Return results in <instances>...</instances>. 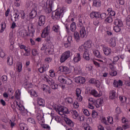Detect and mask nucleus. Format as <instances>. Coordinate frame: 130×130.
<instances>
[{
  "mask_svg": "<svg viewBox=\"0 0 130 130\" xmlns=\"http://www.w3.org/2000/svg\"><path fill=\"white\" fill-rule=\"evenodd\" d=\"M66 9L63 7L58 10L52 12V18L53 20H59L63 16V13L66 12Z\"/></svg>",
  "mask_w": 130,
  "mask_h": 130,
  "instance_id": "obj_1",
  "label": "nucleus"
},
{
  "mask_svg": "<svg viewBox=\"0 0 130 130\" xmlns=\"http://www.w3.org/2000/svg\"><path fill=\"white\" fill-rule=\"evenodd\" d=\"M46 8L44 7L45 12L46 14H49L52 11V6H53V1L47 0L46 3Z\"/></svg>",
  "mask_w": 130,
  "mask_h": 130,
  "instance_id": "obj_2",
  "label": "nucleus"
},
{
  "mask_svg": "<svg viewBox=\"0 0 130 130\" xmlns=\"http://www.w3.org/2000/svg\"><path fill=\"white\" fill-rule=\"evenodd\" d=\"M103 100V98H101L97 100H95L92 98V101H91V102L93 103V105L95 106L96 108H99V107H101L103 103H104Z\"/></svg>",
  "mask_w": 130,
  "mask_h": 130,
  "instance_id": "obj_3",
  "label": "nucleus"
},
{
  "mask_svg": "<svg viewBox=\"0 0 130 130\" xmlns=\"http://www.w3.org/2000/svg\"><path fill=\"white\" fill-rule=\"evenodd\" d=\"M71 55V51H66L64 53H63L61 56L60 58V62H64L65 61L68 59L70 57Z\"/></svg>",
  "mask_w": 130,
  "mask_h": 130,
  "instance_id": "obj_4",
  "label": "nucleus"
},
{
  "mask_svg": "<svg viewBox=\"0 0 130 130\" xmlns=\"http://www.w3.org/2000/svg\"><path fill=\"white\" fill-rule=\"evenodd\" d=\"M49 33H50V26L48 25L44 28L42 32L41 36L42 38H46L47 36L49 35Z\"/></svg>",
  "mask_w": 130,
  "mask_h": 130,
  "instance_id": "obj_5",
  "label": "nucleus"
},
{
  "mask_svg": "<svg viewBox=\"0 0 130 130\" xmlns=\"http://www.w3.org/2000/svg\"><path fill=\"white\" fill-rule=\"evenodd\" d=\"M58 71L61 73H64L65 74H70L71 73L70 68L66 66H60L58 68Z\"/></svg>",
  "mask_w": 130,
  "mask_h": 130,
  "instance_id": "obj_6",
  "label": "nucleus"
},
{
  "mask_svg": "<svg viewBox=\"0 0 130 130\" xmlns=\"http://www.w3.org/2000/svg\"><path fill=\"white\" fill-rule=\"evenodd\" d=\"M88 82L89 84H91L92 85H95L96 88H100V85H101V83L99 80H97L94 78H91L89 80Z\"/></svg>",
  "mask_w": 130,
  "mask_h": 130,
  "instance_id": "obj_7",
  "label": "nucleus"
},
{
  "mask_svg": "<svg viewBox=\"0 0 130 130\" xmlns=\"http://www.w3.org/2000/svg\"><path fill=\"white\" fill-rule=\"evenodd\" d=\"M43 80H44L45 82L48 83L50 86H51V85H53V84H54V80H53V79H52V78H50L48 76L43 75Z\"/></svg>",
  "mask_w": 130,
  "mask_h": 130,
  "instance_id": "obj_8",
  "label": "nucleus"
},
{
  "mask_svg": "<svg viewBox=\"0 0 130 130\" xmlns=\"http://www.w3.org/2000/svg\"><path fill=\"white\" fill-rule=\"evenodd\" d=\"M46 17L44 15H41L39 18L38 25L41 27H43L45 24Z\"/></svg>",
  "mask_w": 130,
  "mask_h": 130,
  "instance_id": "obj_9",
  "label": "nucleus"
},
{
  "mask_svg": "<svg viewBox=\"0 0 130 130\" xmlns=\"http://www.w3.org/2000/svg\"><path fill=\"white\" fill-rule=\"evenodd\" d=\"M20 18L21 19H24L25 18H26V14H25V12L23 11H21L20 12L19 14L17 13H15L14 15L15 19H19L20 18Z\"/></svg>",
  "mask_w": 130,
  "mask_h": 130,
  "instance_id": "obj_10",
  "label": "nucleus"
},
{
  "mask_svg": "<svg viewBox=\"0 0 130 130\" xmlns=\"http://www.w3.org/2000/svg\"><path fill=\"white\" fill-rule=\"evenodd\" d=\"M49 68V65L48 64H44L42 67H41L38 69V71L41 74H43L44 72H46Z\"/></svg>",
  "mask_w": 130,
  "mask_h": 130,
  "instance_id": "obj_11",
  "label": "nucleus"
},
{
  "mask_svg": "<svg viewBox=\"0 0 130 130\" xmlns=\"http://www.w3.org/2000/svg\"><path fill=\"white\" fill-rule=\"evenodd\" d=\"M73 40V37L72 36H69L67 39V41L64 43V46L66 48L71 47V43H72V40Z\"/></svg>",
  "mask_w": 130,
  "mask_h": 130,
  "instance_id": "obj_12",
  "label": "nucleus"
},
{
  "mask_svg": "<svg viewBox=\"0 0 130 130\" xmlns=\"http://www.w3.org/2000/svg\"><path fill=\"white\" fill-rule=\"evenodd\" d=\"M114 87H115V88H120V87H122L123 86V82L122 81L119 80L118 81L115 80H114L113 82Z\"/></svg>",
  "mask_w": 130,
  "mask_h": 130,
  "instance_id": "obj_13",
  "label": "nucleus"
},
{
  "mask_svg": "<svg viewBox=\"0 0 130 130\" xmlns=\"http://www.w3.org/2000/svg\"><path fill=\"white\" fill-rule=\"evenodd\" d=\"M83 45H84V49L85 50H88V48H91L92 47V41L89 40L86 41Z\"/></svg>",
  "mask_w": 130,
  "mask_h": 130,
  "instance_id": "obj_14",
  "label": "nucleus"
},
{
  "mask_svg": "<svg viewBox=\"0 0 130 130\" xmlns=\"http://www.w3.org/2000/svg\"><path fill=\"white\" fill-rule=\"evenodd\" d=\"M75 82L77 84H84L85 83V82H86V79H85V78L82 77H77L75 79Z\"/></svg>",
  "mask_w": 130,
  "mask_h": 130,
  "instance_id": "obj_15",
  "label": "nucleus"
},
{
  "mask_svg": "<svg viewBox=\"0 0 130 130\" xmlns=\"http://www.w3.org/2000/svg\"><path fill=\"white\" fill-rule=\"evenodd\" d=\"M83 57L85 60H90V53H89V50H85Z\"/></svg>",
  "mask_w": 130,
  "mask_h": 130,
  "instance_id": "obj_16",
  "label": "nucleus"
},
{
  "mask_svg": "<svg viewBox=\"0 0 130 130\" xmlns=\"http://www.w3.org/2000/svg\"><path fill=\"white\" fill-rule=\"evenodd\" d=\"M18 35L21 38H25L26 36H28V32H27V30H22L18 32Z\"/></svg>",
  "mask_w": 130,
  "mask_h": 130,
  "instance_id": "obj_17",
  "label": "nucleus"
},
{
  "mask_svg": "<svg viewBox=\"0 0 130 130\" xmlns=\"http://www.w3.org/2000/svg\"><path fill=\"white\" fill-rule=\"evenodd\" d=\"M73 60L74 62H79L81 60V54L80 53H75Z\"/></svg>",
  "mask_w": 130,
  "mask_h": 130,
  "instance_id": "obj_18",
  "label": "nucleus"
},
{
  "mask_svg": "<svg viewBox=\"0 0 130 130\" xmlns=\"http://www.w3.org/2000/svg\"><path fill=\"white\" fill-rule=\"evenodd\" d=\"M109 45L111 47H115L116 46V40L114 38H112L109 41Z\"/></svg>",
  "mask_w": 130,
  "mask_h": 130,
  "instance_id": "obj_19",
  "label": "nucleus"
},
{
  "mask_svg": "<svg viewBox=\"0 0 130 130\" xmlns=\"http://www.w3.org/2000/svg\"><path fill=\"white\" fill-rule=\"evenodd\" d=\"M59 108V110L62 111L64 114H70V111L69 109L66 107H58Z\"/></svg>",
  "mask_w": 130,
  "mask_h": 130,
  "instance_id": "obj_20",
  "label": "nucleus"
},
{
  "mask_svg": "<svg viewBox=\"0 0 130 130\" xmlns=\"http://www.w3.org/2000/svg\"><path fill=\"white\" fill-rule=\"evenodd\" d=\"M103 51L105 55H109L111 53V49L107 47H104Z\"/></svg>",
  "mask_w": 130,
  "mask_h": 130,
  "instance_id": "obj_21",
  "label": "nucleus"
},
{
  "mask_svg": "<svg viewBox=\"0 0 130 130\" xmlns=\"http://www.w3.org/2000/svg\"><path fill=\"white\" fill-rule=\"evenodd\" d=\"M64 120L67 124L69 125V126H71V127H73V126H74V122H73V121H72L69 118H64Z\"/></svg>",
  "mask_w": 130,
  "mask_h": 130,
  "instance_id": "obj_22",
  "label": "nucleus"
},
{
  "mask_svg": "<svg viewBox=\"0 0 130 130\" xmlns=\"http://www.w3.org/2000/svg\"><path fill=\"white\" fill-rule=\"evenodd\" d=\"M52 31L55 33H59L60 30V27L58 25H54L52 28Z\"/></svg>",
  "mask_w": 130,
  "mask_h": 130,
  "instance_id": "obj_23",
  "label": "nucleus"
},
{
  "mask_svg": "<svg viewBox=\"0 0 130 130\" xmlns=\"http://www.w3.org/2000/svg\"><path fill=\"white\" fill-rule=\"evenodd\" d=\"M80 34L81 38H84L86 36V29L83 27L80 30Z\"/></svg>",
  "mask_w": 130,
  "mask_h": 130,
  "instance_id": "obj_24",
  "label": "nucleus"
},
{
  "mask_svg": "<svg viewBox=\"0 0 130 130\" xmlns=\"http://www.w3.org/2000/svg\"><path fill=\"white\" fill-rule=\"evenodd\" d=\"M115 26H118L119 27H122L123 26V23H122V21L120 19H116L115 20Z\"/></svg>",
  "mask_w": 130,
  "mask_h": 130,
  "instance_id": "obj_25",
  "label": "nucleus"
},
{
  "mask_svg": "<svg viewBox=\"0 0 130 130\" xmlns=\"http://www.w3.org/2000/svg\"><path fill=\"white\" fill-rule=\"evenodd\" d=\"M74 36L76 42H80V34H79V32L75 31L74 33Z\"/></svg>",
  "mask_w": 130,
  "mask_h": 130,
  "instance_id": "obj_26",
  "label": "nucleus"
},
{
  "mask_svg": "<svg viewBox=\"0 0 130 130\" xmlns=\"http://www.w3.org/2000/svg\"><path fill=\"white\" fill-rule=\"evenodd\" d=\"M89 103L88 105V108H90V109H94V103L92 102L93 101V98H90L88 99Z\"/></svg>",
  "mask_w": 130,
  "mask_h": 130,
  "instance_id": "obj_27",
  "label": "nucleus"
},
{
  "mask_svg": "<svg viewBox=\"0 0 130 130\" xmlns=\"http://www.w3.org/2000/svg\"><path fill=\"white\" fill-rule=\"evenodd\" d=\"M29 15L31 19H34V18L36 17V16H37V11H36V10H35V9H33L30 13Z\"/></svg>",
  "mask_w": 130,
  "mask_h": 130,
  "instance_id": "obj_28",
  "label": "nucleus"
},
{
  "mask_svg": "<svg viewBox=\"0 0 130 130\" xmlns=\"http://www.w3.org/2000/svg\"><path fill=\"white\" fill-rule=\"evenodd\" d=\"M38 100V104L40 106H43V107H44V103L45 101L42 98H37Z\"/></svg>",
  "mask_w": 130,
  "mask_h": 130,
  "instance_id": "obj_29",
  "label": "nucleus"
},
{
  "mask_svg": "<svg viewBox=\"0 0 130 130\" xmlns=\"http://www.w3.org/2000/svg\"><path fill=\"white\" fill-rule=\"evenodd\" d=\"M90 93L91 94V95H93V96H94V97H101L102 95L101 94H99L98 92H97V90L95 89H92Z\"/></svg>",
  "mask_w": 130,
  "mask_h": 130,
  "instance_id": "obj_30",
  "label": "nucleus"
},
{
  "mask_svg": "<svg viewBox=\"0 0 130 130\" xmlns=\"http://www.w3.org/2000/svg\"><path fill=\"white\" fill-rule=\"evenodd\" d=\"M93 4V6H94V7H96L97 8L101 7V1L100 0H94Z\"/></svg>",
  "mask_w": 130,
  "mask_h": 130,
  "instance_id": "obj_31",
  "label": "nucleus"
},
{
  "mask_svg": "<svg viewBox=\"0 0 130 130\" xmlns=\"http://www.w3.org/2000/svg\"><path fill=\"white\" fill-rule=\"evenodd\" d=\"M78 26L80 28H83V27H85L84 26V23H83V18L80 17L78 19Z\"/></svg>",
  "mask_w": 130,
  "mask_h": 130,
  "instance_id": "obj_32",
  "label": "nucleus"
},
{
  "mask_svg": "<svg viewBox=\"0 0 130 130\" xmlns=\"http://www.w3.org/2000/svg\"><path fill=\"white\" fill-rule=\"evenodd\" d=\"M116 94V92H115V90H112L110 92V99H112V100H113V99H115V95Z\"/></svg>",
  "mask_w": 130,
  "mask_h": 130,
  "instance_id": "obj_33",
  "label": "nucleus"
},
{
  "mask_svg": "<svg viewBox=\"0 0 130 130\" xmlns=\"http://www.w3.org/2000/svg\"><path fill=\"white\" fill-rule=\"evenodd\" d=\"M71 113H72V115L74 119H76V118L79 116V114H78V112L75 110H72Z\"/></svg>",
  "mask_w": 130,
  "mask_h": 130,
  "instance_id": "obj_34",
  "label": "nucleus"
},
{
  "mask_svg": "<svg viewBox=\"0 0 130 130\" xmlns=\"http://www.w3.org/2000/svg\"><path fill=\"white\" fill-rule=\"evenodd\" d=\"M65 101L68 104H73L74 103V99L72 98H67L65 99Z\"/></svg>",
  "mask_w": 130,
  "mask_h": 130,
  "instance_id": "obj_35",
  "label": "nucleus"
},
{
  "mask_svg": "<svg viewBox=\"0 0 130 130\" xmlns=\"http://www.w3.org/2000/svg\"><path fill=\"white\" fill-rule=\"evenodd\" d=\"M70 30L72 32H75V31H76V22H73L70 25Z\"/></svg>",
  "mask_w": 130,
  "mask_h": 130,
  "instance_id": "obj_36",
  "label": "nucleus"
},
{
  "mask_svg": "<svg viewBox=\"0 0 130 130\" xmlns=\"http://www.w3.org/2000/svg\"><path fill=\"white\" fill-rule=\"evenodd\" d=\"M66 78L64 77L63 76H60L58 78V80L59 82H60L61 84H63L66 81Z\"/></svg>",
  "mask_w": 130,
  "mask_h": 130,
  "instance_id": "obj_37",
  "label": "nucleus"
},
{
  "mask_svg": "<svg viewBox=\"0 0 130 130\" xmlns=\"http://www.w3.org/2000/svg\"><path fill=\"white\" fill-rule=\"evenodd\" d=\"M51 116H52V119H53V118H54L56 121H57V122H60L61 119L59 116L57 115L53 116V114H51Z\"/></svg>",
  "mask_w": 130,
  "mask_h": 130,
  "instance_id": "obj_38",
  "label": "nucleus"
},
{
  "mask_svg": "<svg viewBox=\"0 0 130 130\" xmlns=\"http://www.w3.org/2000/svg\"><path fill=\"white\" fill-rule=\"evenodd\" d=\"M13 59L12 57H7V64L8 66H12L13 64Z\"/></svg>",
  "mask_w": 130,
  "mask_h": 130,
  "instance_id": "obj_39",
  "label": "nucleus"
},
{
  "mask_svg": "<svg viewBox=\"0 0 130 130\" xmlns=\"http://www.w3.org/2000/svg\"><path fill=\"white\" fill-rule=\"evenodd\" d=\"M15 96L16 99H20V97L21 96V90L17 89L15 92Z\"/></svg>",
  "mask_w": 130,
  "mask_h": 130,
  "instance_id": "obj_40",
  "label": "nucleus"
},
{
  "mask_svg": "<svg viewBox=\"0 0 130 130\" xmlns=\"http://www.w3.org/2000/svg\"><path fill=\"white\" fill-rule=\"evenodd\" d=\"M29 93L32 97H37V96H38L36 91L33 89L30 90Z\"/></svg>",
  "mask_w": 130,
  "mask_h": 130,
  "instance_id": "obj_41",
  "label": "nucleus"
},
{
  "mask_svg": "<svg viewBox=\"0 0 130 130\" xmlns=\"http://www.w3.org/2000/svg\"><path fill=\"white\" fill-rule=\"evenodd\" d=\"M113 30H115V32H116V33H118V32L121 31V27L116 25L113 27Z\"/></svg>",
  "mask_w": 130,
  "mask_h": 130,
  "instance_id": "obj_42",
  "label": "nucleus"
},
{
  "mask_svg": "<svg viewBox=\"0 0 130 130\" xmlns=\"http://www.w3.org/2000/svg\"><path fill=\"white\" fill-rule=\"evenodd\" d=\"M1 29L0 30V33H3L4 31H5V29H6V23L5 22H3L1 23Z\"/></svg>",
  "mask_w": 130,
  "mask_h": 130,
  "instance_id": "obj_43",
  "label": "nucleus"
},
{
  "mask_svg": "<svg viewBox=\"0 0 130 130\" xmlns=\"http://www.w3.org/2000/svg\"><path fill=\"white\" fill-rule=\"evenodd\" d=\"M115 63H113V62H112V63H111L110 64H109V69H110L111 71H114V70H115Z\"/></svg>",
  "mask_w": 130,
  "mask_h": 130,
  "instance_id": "obj_44",
  "label": "nucleus"
},
{
  "mask_svg": "<svg viewBox=\"0 0 130 130\" xmlns=\"http://www.w3.org/2000/svg\"><path fill=\"white\" fill-rule=\"evenodd\" d=\"M64 83V84H67V85H71L72 83H73V81H72V79L69 78H66Z\"/></svg>",
  "mask_w": 130,
  "mask_h": 130,
  "instance_id": "obj_45",
  "label": "nucleus"
},
{
  "mask_svg": "<svg viewBox=\"0 0 130 130\" xmlns=\"http://www.w3.org/2000/svg\"><path fill=\"white\" fill-rule=\"evenodd\" d=\"M54 109L56 110V112L58 113V114L61 115V116H62V115H64V114L61 111V110H59V108L58 107H55Z\"/></svg>",
  "mask_w": 130,
  "mask_h": 130,
  "instance_id": "obj_46",
  "label": "nucleus"
},
{
  "mask_svg": "<svg viewBox=\"0 0 130 130\" xmlns=\"http://www.w3.org/2000/svg\"><path fill=\"white\" fill-rule=\"evenodd\" d=\"M82 127L85 130H92L90 126H89V125L86 123L84 124V125L82 126Z\"/></svg>",
  "mask_w": 130,
  "mask_h": 130,
  "instance_id": "obj_47",
  "label": "nucleus"
},
{
  "mask_svg": "<svg viewBox=\"0 0 130 130\" xmlns=\"http://www.w3.org/2000/svg\"><path fill=\"white\" fill-rule=\"evenodd\" d=\"M93 53L96 57H98V58H101V54H100V52L98 50H95L93 51Z\"/></svg>",
  "mask_w": 130,
  "mask_h": 130,
  "instance_id": "obj_48",
  "label": "nucleus"
},
{
  "mask_svg": "<svg viewBox=\"0 0 130 130\" xmlns=\"http://www.w3.org/2000/svg\"><path fill=\"white\" fill-rule=\"evenodd\" d=\"M109 74L112 77H115L117 75V71H114V70H111V71L110 72Z\"/></svg>",
  "mask_w": 130,
  "mask_h": 130,
  "instance_id": "obj_49",
  "label": "nucleus"
},
{
  "mask_svg": "<svg viewBox=\"0 0 130 130\" xmlns=\"http://www.w3.org/2000/svg\"><path fill=\"white\" fill-rule=\"evenodd\" d=\"M22 63L19 62L18 64H17V71L18 73H21V72H22Z\"/></svg>",
  "mask_w": 130,
  "mask_h": 130,
  "instance_id": "obj_50",
  "label": "nucleus"
},
{
  "mask_svg": "<svg viewBox=\"0 0 130 130\" xmlns=\"http://www.w3.org/2000/svg\"><path fill=\"white\" fill-rule=\"evenodd\" d=\"M49 74H50V76L51 78H54L55 77V73H54V70H51L49 71Z\"/></svg>",
  "mask_w": 130,
  "mask_h": 130,
  "instance_id": "obj_51",
  "label": "nucleus"
},
{
  "mask_svg": "<svg viewBox=\"0 0 130 130\" xmlns=\"http://www.w3.org/2000/svg\"><path fill=\"white\" fill-rule=\"evenodd\" d=\"M37 119H38L39 121L42 120V116L41 115V114L39 112L37 113Z\"/></svg>",
  "mask_w": 130,
  "mask_h": 130,
  "instance_id": "obj_52",
  "label": "nucleus"
},
{
  "mask_svg": "<svg viewBox=\"0 0 130 130\" xmlns=\"http://www.w3.org/2000/svg\"><path fill=\"white\" fill-rule=\"evenodd\" d=\"M80 106V104H79V103H78V102L77 101H75L73 103V107L74 108H75V109H78V108Z\"/></svg>",
  "mask_w": 130,
  "mask_h": 130,
  "instance_id": "obj_53",
  "label": "nucleus"
},
{
  "mask_svg": "<svg viewBox=\"0 0 130 130\" xmlns=\"http://www.w3.org/2000/svg\"><path fill=\"white\" fill-rule=\"evenodd\" d=\"M27 121L28 122H30V123H32V124H35L36 123V122H35V120L32 118H28L27 119Z\"/></svg>",
  "mask_w": 130,
  "mask_h": 130,
  "instance_id": "obj_54",
  "label": "nucleus"
},
{
  "mask_svg": "<svg viewBox=\"0 0 130 130\" xmlns=\"http://www.w3.org/2000/svg\"><path fill=\"white\" fill-rule=\"evenodd\" d=\"M91 115L93 118H96V117L98 116V113H97V112H96L95 110H92Z\"/></svg>",
  "mask_w": 130,
  "mask_h": 130,
  "instance_id": "obj_55",
  "label": "nucleus"
},
{
  "mask_svg": "<svg viewBox=\"0 0 130 130\" xmlns=\"http://www.w3.org/2000/svg\"><path fill=\"white\" fill-rule=\"evenodd\" d=\"M83 112L84 114L86 116H90V112L87 109H84L83 110Z\"/></svg>",
  "mask_w": 130,
  "mask_h": 130,
  "instance_id": "obj_56",
  "label": "nucleus"
},
{
  "mask_svg": "<svg viewBox=\"0 0 130 130\" xmlns=\"http://www.w3.org/2000/svg\"><path fill=\"white\" fill-rule=\"evenodd\" d=\"M31 53L33 56H36L38 54V51L36 49H33L31 51Z\"/></svg>",
  "mask_w": 130,
  "mask_h": 130,
  "instance_id": "obj_57",
  "label": "nucleus"
},
{
  "mask_svg": "<svg viewBox=\"0 0 130 130\" xmlns=\"http://www.w3.org/2000/svg\"><path fill=\"white\" fill-rule=\"evenodd\" d=\"M93 69V67L91 64H87L86 66V71H92Z\"/></svg>",
  "mask_w": 130,
  "mask_h": 130,
  "instance_id": "obj_58",
  "label": "nucleus"
},
{
  "mask_svg": "<svg viewBox=\"0 0 130 130\" xmlns=\"http://www.w3.org/2000/svg\"><path fill=\"white\" fill-rule=\"evenodd\" d=\"M51 88H52L53 90H56V89L58 88V85L54 83L53 84L51 85Z\"/></svg>",
  "mask_w": 130,
  "mask_h": 130,
  "instance_id": "obj_59",
  "label": "nucleus"
},
{
  "mask_svg": "<svg viewBox=\"0 0 130 130\" xmlns=\"http://www.w3.org/2000/svg\"><path fill=\"white\" fill-rule=\"evenodd\" d=\"M108 121L111 124H113V117H108Z\"/></svg>",
  "mask_w": 130,
  "mask_h": 130,
  "instance_id": "obj_60",
  "label": "nucleus"
},
{
  "mask_svg": "<svg viewBox=\"0 0 130 130\" xmlns=\"http://www.w3.org/2000/svg\"><path fill=\"white\" fill-rule=\"evenodd\" d=\"M118 60H119V57H118V56H116L114 57L112 62L115 63L116 62H117Z\"/></svg>",
  "mask_w": 130,
  "mask_h": 130,
  "instance_id": "obj_61",
  "label": "nucleus"
},
{
  "mask_svg": "<svg viewBox=\"0 0 130 130\" xmlns=\"http://www.w3.org/2000/svg\"><path fill=\"white\" fill-rule=\"evenodd\" d=\"M41 126L43 127V128H47L48 129H50V126L48 124H42Z\"/></svg>",
  "mask_w": 130,
  "mask_h": 130,
  "instance_id": "obj_62",
  "label": "nucleus"
},
{
  "mask_svg": "<svg viewBox=\"0 0 130 130\" xmlns=\"http://www.w3.org/2000/svg\"><path fill=\"white\" fill-rule=\"evenodd\" d=\"M106 22H107V23H112V17H108L106 19H105Z\"/></svg>",
  "mask_w": 130,
  "mask_h": 130,
  "instance_id": "obj_63",
  "label": "nucleus"
},
{
  "mask_svg": "<svg viewBox=\"0 0 130 130\" xmlns=\"http://www.w3.org/2000/svg\"><path fill=\"white\" fill-rule=\"evenodd\" d=\"M101 120L103 123L107 125V121H106V118L104 117L101 118Z\"/></svg>",
  "mask_w": 130,
  "mask_h": 130,
  "instance_id": "obj_64",
  "label": "nucleus"
}]
</instances>
